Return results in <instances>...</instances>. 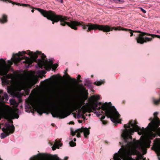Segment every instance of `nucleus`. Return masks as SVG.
<instances>
[{"label": "nucleus", "mask_w": 160, "mask_h": 160, "mask_svg": "<svg viewBox=\"0 0 160 160\" xmlns=\"http://www.w3.org/2000/svg\"><path fill=\"white\" fill-rule=\"evenodd\" d=\"M69 27L75 30L78 29L77 26H80L83 30L87 32H91L92 30H98L105 32H108L114 30H124L129 32L130 37L133 35V32L140 33L138 35L135 39L137 43L142 44L144 43L150 42L152 40V38L144 37L145 35L151 36L153 38L157 37L160 38V36L155 34H151L148 33L143 32L139 30H132L131 29L122 28L120 26L111 27L108 25H100L91 23H86L82 21L69 20Z\"/></svg>", "instance_id": "nucleus-1"}, {"label": "nucleus", "mask_w": 160, "mask_h": 160, "mask_svg": "<svg viewBox=\"0 0 160 160\" xmlns=\"http://www.w3.org/2000/svg\"><path fill=\"white\" fill-rule=\"evenodd\" d=\"M28 53L27 54L28 57L25 55L26 54L25 51H23L22 52H19L18 53L16 54L13 55L12 58V61L9 60L7 61L8 64H7L5 61L3 59H0V62L1 64L0 65V75L2 76L6 75L9 71L11 66L13 64V62L17 63L20 62L22 60L24 61L23 63H25V67L28 68L31 65L32 61H36L37 55L36 54H33L32 52L28 51Z\"/></svg>", "instance_id": "nucleus-2"}, {"label": "nucleus", "mask_w": 160, "mask_h": 160, "mask_svg": "<svg viewBox=\"0 0 160 160\" xmlns=\"http://www.w3.org/2000/svg\"><path fill=\"white\" fill-rule=\"evenodd\" d=\"M92 98L93 100L96 101L93 104L97 109L99 110L101 109L105 111L106 115L108 118H110L111 121L114 123H121V119H118L120 116V114L115 107L112 106L111 102L108 103L106 102L102 105L101 102H98L97 101L99 99V96L93 95L92 96Z\"/></svg>", "instance_id": "nucleus-3"}, {"label": "nucleus", "mask_w": 160, "mask_h": 160, "mask_svg": "<svg viewBox=\"0 0 160 160\" xmlns=\"http://www.w3.org/2000/svg\"><path fill=\"white\" fill-rule=\"evenodd\" d=\"M37 52L33 53V54H36L37 55L36 61H32L33 62H35L37 63L38 67L41 69H45L46 70L50 71L51 68H52L53 70H55L58 66V64L57 63L52 65H50L46 58V56L43 53H41V52L36 51Z\"/></svg>", "instance_id": "nucleus-4"}, {"label": "nucleus", "mask_w": 160, "mask_h": 160, "mask_svg": "<svg viewBox=\"0 0 160 160\" xmlns=\"http://www.w3.org/2000/svg\"><path fill=\"white\" fill-rule=\"evenodd\" d=\"M158 114V113L157 112H156L154 113L153 115L154 116V119L152 120V121L148 124L147 127L146 128H149V129H151L153 126L155 127V128L153 129V131L156 132L157 134L152 132V131H150L148 134V136L151 139H152L153 138H154L156 136L157 134L160 136V128H158L160 124V120L157 116Z\"/></svg>", "instance_id": "nucleus-5"}, {"label": "nucleus", "mask_w": 160, "mask_h": 160, "mask_svg": "<svg viewBox=\"0 0 160 160\" xmlns=\"http://www.w3.org/2000/svg\"><path fill=\"white\" fill-rule=\"evenodd\" d=\"M70 113L69 109L67 108H55L52 110L51 114L54 118H64L69 115Z\"/></svg>", "instance_id": "nucleus-6"}, {"label": "nucleus", "mask_w": 160, "mask_h": 160, "mask_svg": "<svg viewBox=\"0 0 160 160\" xmlns=\"http://www.w3.org/2000/svg\"><path fill=\"white\" fill-rule=\"evenodd\" d=\"M30 160H60L56 155L40 153L31 157Z\"/></svg>", "instance_id": "nucleus-7"}, {"label": "nucleus", "mask_w": 160, "mask_h": 160, "mask_svg": "<svg viewBox=\"0 0 160 160\" xmlns=\"http://www.w3.org/2000/svg\"><path fill=\"white\" fill-rule=\"evenodd\" d=\"M129 124L124 125V128L125 129L121 135L122 137L123 140H127L128 139H130V140H132V138L131 134H133L135 131H137L134 128H131Z\"/></svg>", "instance_id": "nucleus-8"}, {"label": "nucleus", "mask_w": 160, "mask_h": 160, "mask_svg": "<svg viewBox=\"0 0 160 160\" xmlns=\"http://www.w3.org/2000/svg\"><path fill=\"white\" fill-rule=\"evenodd\" d=\"M5 128H3L2 129V130L3 132L1 135V137L2 139L13 133L14 131L15 128L13 125L11 126L9 124H6L5 125Z\"/></svg>", "instance_id": "nucleus-9"}, {"label": "nucleus", "mask_w": 160, "mask_h": 160, "mask_svg": "<svg viewBox=\"0 0 160 160\" xmlns=\"http://www.w3.org/2000/svg\"><path fill=\"white\" fill-rule=\"evenodd\" d=\"M38 82V78L35 77L32 78L30 81H28L26 79H24L21 82L22 85L27 88H31L32 87Z\"/></svg>", "instance_id": "nucleus-10"}, {"label": "nucleus", "mask_w": 160, "mask_h": 160, "mask_svg": "<svg viewBox=\"0 0 160 160\" xmlns=\"http://www.w3.org/2000/svg\"><path fill=\"white\" fill-rule=\"evenodd\" d=\"M129 139H128L127 140H124V144L125 143V144H123V145H124L126 148L131 147L136 148L139 147L140 144V142L139 141H137L136 139L134 138L132 141H129Z\"/></svg>", "instance_id": "nucleus-11"}, {"label": "nucleus", "mask_w": 160, "mask_h": 160, "mask_svg": "<svg viewBox=\"0 0 160 160\" xmlns=\"http://www.w3.org/2000/svg\"><path fill=\"white\" fill-rule=\"evenodd\" d=\"M83 130L82 129L79 128L75 130V132L73 131L72 129H71V135L72 136H74L75 135L76 133H78L77 135V137L78 138H80L81 137V134L80 133H82L83 132Z\"/></svg>", "instance_id": "nucleus-12"}, {"label": "nucleus", "mask_w": 160, "mask_h": 160, "mask_svg": "<svg viewBox=\"0 0 160 160\" xmlns=\"http://www.w3.org/2000/svg\"><path fill=\"white\" fill-rule=\"evenodd\" d=\"M134 122V123L131 120L129 121L128 124L131 125L132 128H134L136 131L140 130V128L137 125L138 124L137 122L136 121H135Z\"/></svg>", "instance_id": "nucleus-13"}, {"label": "nucleus", "mask_w": 160, "mask_h": 160, "mask_svg": "<svg viewBox=\"0 0 160 160\" xmlns=\"http://www.w3.org/2000/svg\"><path fill=\"white\" fill-rule=\"evenodd\" d=\"M8 22L7 16L5 14L2 15L1 18H0V23L4 24Z\"/></svg>", "instance_id": "nucleus-14"}, {"label": "nucleus", "mask_w": 160, "mask_h": 160, "mask_svg": "<svg viewBox=\"0 0 160 160\" xmlns=\"http://www.w3.org/2000/svg\"><path fill=\"white\" fill-rule=\"evenodd\" d=\"M81 129H82L83 130V132H84V137L85 138H87L88 137V136L90 134V132L89 129L86 128H84L83 127H82Z\"/></svg>", "instance_id": "nucleus-15"}, {"label": "nucleus", "mask_w": 160, "mask_h": 160, "mask_svg": "<svg viewBox=\"0 0 160 160\" xmlns=\"http://www.w3.org/2000/svg\"><path fill=\"white\" fill-rule=\"evenodd\" d=\"M36 111L41 116L42 115L43 113H45L43 109L41 107H37L36 109Z\"/></svg>", "instance_id": "nucleus-16"}, {"label": "nucleus", "mask_w": 160, "mask_h": 160, "mask_svg": "<svg viewBox=\"0 0 160 160\" xmlns=\"http://www.w3.org/2000/svg\"><path fill=\"white\" fill-rule=\"evenodd\" d=\"M62 144L60 143V142H58L57 140L55 141V144L52 147V148L53 150H55L57 148V147H58L59 145V146H62Z\"/></svg>", "instance_id": "nucleus-17"}, {"label": "nucleus", "mask_w": 160, "mask_h": 160, "mask_svg": "<svg viewBox=\"0 0 160 160\" xmlns=\"http://www.w3.org/2000/svg\"><path fill=\"white\" fill-rule=\"evenodd\" d=\"M16 4L18 5H20V6H22L23 7H28L30 8H32V7H31V6L30 5L28 4H20V3H16Z\"/></svg>", "instance_id": "nucleus-18"}, {"label": "nucleus", "mask_w": 160, "mask_h": 160, "mask_svg": "<svg viewBox=\"0 0 160 160\" xmlns=\"http://www.w3.org/2000/svg\"><path fill=\"white\" fill-rule=\"evenodd\" d=\"M151 141L149 140H147L146 142L144 143V145L147 148H149L150 146Z\"/></svg>", "instance_id": "nucleus-19"}, {"label": "nucleus", "mask_w": 160, "mask_h": 160, "mask_svg": "<svg viewBox=\"0 0 160 160\" xmlns=\"http://www.w3.org/2000/svg\"><path fill=\"white\" fill-rule=\"evenodd\" d=\"M1 98V99L2 100H3L4 99H5L7 101L8 99V97L7 93H4L3 95Z\"/></svg>", "instance_id": "nucleus-20"}, {"label": "nucleus", "mask_w": 160, "mask_h": 160, "mask_svg": "<svg viewBox=\"0 0 160 160\" xmlns=\"http://www.w3.org/2000/svg\"><path fill=\"white\" fill-rule=\"evenodd\" d=\"M82 109L84 110V111H83V113L82 115V118L84 119H85V117L84 115V114L87 112V110L86 109L85 106H83L82 108Z\"/></svg>", "instance_id": "nucleus-21"}, {"label": "nucleus", "mask_w": 160, "mask_h": 160, "mask_svg": "<svg viewBox=\"0 0 160 160\" xmlns=\"http://www.w3.org/2000/svg\"><path fill=\"white\" fill-rule=\"evenodd\" d=\"M104 82L103 81H97L94 82V84L97 86H100L102 84L104 83Z\"/></svg>", "instance_id": "nucleus-22"}, {"label": "nucleus", "mask_w": 160, "mask_h": 160, "mask_svg": "<svg viewBox=\"0 0 160 160\" xmlns=\"http://www.w3.org/2000/svg\"><path fill=\"white\" fill-rule=\"evenodd\" d=\"M137 131H138V133L140 135H141L145 132V129L143 127H142V129L140 128V130H137Z\"/></svg>", "instance_id": "nucleus-23"}, {"label": "nucleus", "mask_w": 160, "mask_h": 160, "mask_svg": "<svg viewBox=\"0 0 160 160\" xmlns=\"http://www.w3.org/2000/svg\"><path fill=\"white\" fill-rule=\"evenodd\" d=\"M113 159L114 160H121L119 158V156L117 153L115 154L113 157Z\"/></svg>", "instance_id": "nucleus-24"}, {"label": "nucleus", "mask_w": 160, "mask_h": 160, "mask_svg": "<svg viewBox=\"0 0 160 160\" xmlns=\"http://www.w3.org/2000/svg\"><path fill=\"white\" fill-rule=\"evenodd\" d=\"M67 69L65 71V74H66V75L67 76L68 78L69 79H71V78L70 76L67 73ZM72 80L74 82H76V80L74 78H72Z\"/></svg>", "instance_id": "nucleus-25"}, {"label": "nucleus", "mask_w": 160, "mask_h": 160, "mask_svg": "<svg viewBox=\"0 0 160 160\" xmlns=\"http://www.w3.org/2000/svg\"><path fill=\"white\" fill-rule=\"evenodd\" d=\"M10 101L11 104L12 105H16V106H18V103H17L16 101L12 99L10 100Z\"/></svg>", "instance_id": "nucleus-26"}, {"label": "nucleus", "mask_w": 160, "mask_h": 160, "mask_svg": "<svg viewBox=\"0 0 160 160\" xmlns=\"http://www.w3.org/2000/svg\"><path fill=\"white\" fill-rule=\"evenodd\" d=\"M155 150L159 154H160V146H156L155 147Z\"/></svg>", "instance_id": "nucleus-27"}, {"label": "nucleus", "mask_w": 160, "mask_h": 160, "mask_svg": "<svg viewBox=\"0 0 160 160\" xmlns=\"http://www.w3.org/2000/svg\"><path fill=\"white\" fill-rule=\"evenodd\" d=\"M69 144L70 146L71 147H74L76 146V143L75 142H74L73 141H71L69 142Z\"/></svg>", "instance_id": "nucleus-28"}, {"label": "nucleus", "mask_w": 160, "mask_h": 160, "mask_svg": "<svg viewBox=\"0 0 160 160\" xmlns=\"http://www.w3.org/2000/svg\"><path fill=\"white\" fill-rule=\"evenodd\" d=\"M7 91L8 93L11 94L12 92V90L10 88H8L7 89Z\"/></svg>", "instance_id": "nucleus-29"}, {"label": "nucleus", "mask_w": 160, "mask_h": 160, "mask_svg": "<svg viewBox=\"0 0 160 160\" xmlns=\"http://www.w3.org/2000/svg\"><path fill=\"white\" fill-rule=\"evenodd\" d=\"M71 108H73L77 109V108L78 106H77V105L76 104H72L71 106Z\"/></svg>", "instance_id": "nucleus-30"}, {"label": "nucleus", "mask_w": 160, "mask_h": 160, "mask_svg": "<svg viewBox=\"0 0 160 160\" xmlns=\"http://www.w3.org/2000/svg\"><path fill=\"white\" fill-rule=\"evenodd\" d=\"M51 65H52L53 64V60L52 59H49V62H48Z\"/></svg>", "instance_id": "nucleus-31"}, {"label": "nucleus", "mask_w": 160, "mask_h": 160, "mask_svg": "<svg viewBox=\"0 0 160 160\" xmlns=\"http://www.w3.org/2000/svg\"><path fill=\"white\" fill-rule=\"evenodd\" d=\"M139 8L144 13H145L146 12V11L145 9H143L142 8L140 7Z\"/></svg>", "instance_id": "nucleus-32"}, {"label": "nucleus", "mask_w": 160, "mask_h": 160, "mask_svg": "<svg viewBox=\"0 0 160 160\" xmlns=\"http://www.w3.org/2000/svg\"><path fill=\"white\" fill-rule=\"evenodd\" d=\"M103 124L106 125L107 123V122L104 120L101 121Z\"/></svg>", "instance_id": "nucleus-33"}, {"label": "nucleus", "mask_w": 160, "mask_h": 160, "mask_svg": "<svg viewBox=\"0 0 160 160\" xmlns=\"http://www.w3.org/2000/svg\"><path fill=\"white\" fill-rule=\"evenodd\" d=\"M105 118V116L104 115H103L101 118V121L103 120V119Z\"/></svg>", "instance_id": "nucleus-34"}, {"label": "nucleus", "mask_w": 160, "mask_h": 160, "mask_svg": "<svg viewBox=\"0 0 160 160\" xmlns=\"http://www.w3.org/2000/svg\"><path fill=\"white\" fill-rule=\"evenodd\" d=\"M123 160H133V159L132 158H130L124 159Z\"/></svg>", "instance_id": "nucleus-35"}, {"label": "nucleus", "mask_w": 160, "mask_h": 160, "mask_svg": "<svg viewBox=\"0 0 160 160\" xmlns=\"http://www.w3.org/2000/svg\"><path fill=\"white\" fill-rule=\"evenodd\" d=\"M14 115H15V117L16 118H18L19 116L17 114L14 113Z\"/></svg>", "instance_id": "nucleus-36"}, {"label": "nucleus", "mask_w": 160, "mask_h": 160, "mask_svg": "<svg viewBox=\"0 0 160 160\" xmlns=\"http://www.w3.org/2000/svg\"><path fill=\"white\" fill-rule=\"evenodd\" d=\"M66 90L65 89H62L61 90V92L62 93H64V92H66Z\"/></svg>", "instance_id": "nucleus-37"}, {"label": "nucleus", "mask_w": 160, "mask_h": 160, "mask_svg": "<svg viewBox=\"0 0 160 160\" xmlns=\"http://www.w3.org/2000/svg\"><path fill=\"white\" fill-rule=\"evenodd\" d=\"M81 78V75H78V77H77V79H79Z\"/></svg>", "instance_id": "nucleus-38"}, {"label": "nucleus", "mask_w": 160, "mask_h": 160, "mask_svg": "<svg viewBox=\"0 0 160 160\" xmlns=\"http://www.w3.org/2000/svg\"><path fill=\"white\" fill-rule=\"evenodd\" d=\"M82 88V89L83 91H86V88H85L84 87H83Z\"/></svg>", "instance_id": "nucleus-39"}, {"label": "nucleus", "mask_w": 160, "mask_h": 160, "mask_svg": "<svg viewBox=\"0 0 160 160\" xmlns=\"http://www.w3.org/2000/svg\"><path fill=\"white\" fill-rule=\"evenodd\" d=\"M52 77L54 79H56L57 78L56 76L55 75H53L52 76Z\"/></svg>", "instance_id": "nucleus-40"}, {"label": "nucleus", "mask_w": 160, "mask_h": 160, "mask_svg": "<svg viewBox=\"0 0 160 160\" xmlns=\"http://www.w3.org/2000/svg\"><path fill=\"white\" fill-rule=\"evenodd\" d=\"M74 122H73V121L71 122H70V124H74Z\"/></svg>", "instance_id": "nucleus-41"}, {"label": "nucleus", "mask_w": 160, "mask_h": 160, "mask_svg": "<svg viewBox=\"0 0 160 160\" xmlns=\"http://www.w3.org/2000/svg\"><path fill=\"white\" fill-rule=\"evenodd\" d=\"M8 106L7 105H5L4 107V108H8Z\"/></svg>", "instance_id": "nucleus-42"}, {"label": "nucleus", "mask_w": 160, "mask_h": 160, "mask_svg": "<svg viewBox=\"0 0 160 160\" xmlns=\"http://www.w3.org/2000/svg\"><path fill=\"white\" fill-rule=\"evenodd\" d=\"M68 157H66L64 158V159H65V160H67L68 159Z\"/></svg>", "instance_id": "nucleus-43"}, {"label": "nucleus", "mask_w": 160, "mask_h": 160, "mask_svg": "<svg viewBox=\"0 0 160 160\" xmlns=\"http://www.w3.org/2000/svg\"><path fill=\"white\" fill-rule=\"evenodd\" d=\"M78 122L79 123H81L82 122V120H78Z\"/></svg>", "instance_id": "nucleus-44"}, {"label": "nucleus", "mask_w": 160, "mask_h": 160, "mask_svg": "<svg viewBox=\"0 0 160 160\" xmlns=\"http://www.w3.org/2000/svg\"><path fill=\"white\" fill-rule=\"evenodd\" d=\"M125 100H123L122 102V103L123 104H125Z\"/></svg>", "instance_id": "nucleus-45"}, {"label": "nucleus", "mask_w": 160, "mask_h": 160, "mask_svg": "<svg viewBox=\"0 0 160 160\" xmlns=\"http://www.w3.org/2000/svg\"><path fill=\"white\" fill-rule=\"evenodd\" d=\"M3 91L2 90H0V94L2 93Z\"/></svg>", "instance_id": "nucleus-46"}, {"label": "nucleus", "mask_w": 160, "mask_h": 160, "mask_svg": "<svg viewBox=\"0 0 160 160\" xmlns=\"http://www.w3.org/2000/svg\"><path fill=\"white\" fill-rule=\"evenodd\" d=\"M73 141L74 142H75L76 141V138H74L73 139Z\"/></svg>", "instance_id": "nucleus-47"}, {"label": "nucleus", "mask_w": 160, "mask_h": 160, "mask_svg": "<svg viewBox=\"0 0 160 160\" xmlns=\"http://www.w3.org/2000/svg\"><path fill=\"white\" fill-rule=\"evenodd\" d=\"M60 2L61 3H62L63 2V1L62 0H60Z\"/></svg>", "instance_id": "nucleus-48"}, {"label": "nucleus", "mask_w": 160, "mask_h": 160, "mask_svg": "<svg viewBox=\"0 0 160 160\" xmlns=\"http://www.w3.org/2000/svg\"><path fill=\"white\" fill-rule=\"evenodd\" d=\"M31 12L33 13L34 12V10L33 9H32V10H31Z\"/></svg>", "instance_id": "nucleus-49"}, {"label": "nucleus", "mask_w": 160, "mask_h": 160, "mask_svg": "<svg viewBox=\"0 0 160 160\" xmlns=\"http://www.w3.org/2000/svg\"><path fill=\"white\" fill-rule=\"evenodd\" d=\"M79 82H82V81L81 80H79Z\"/></svg>", "instance_id": "nucleus-50"}, {"label": "nucleus", "mask_w": 160, "mask_h": 160, "mask_svg": "<svg viewBox=\"0 0 160 160\" xmlns=\"http://www.w3.org/2000/svg\"><path fill=\"white\" fill-rule=\"evenodd\" d=\"M22 102V100H21V99H20L19 100V102Z\"/></svg>", "instance_id": "nucleus-51"}, {"label": "nucleus", "mask_w": 160, "mask_h": 160, "mask_svg": "<svg viewBox=\"0 0 160 160\" xmlns=\"http://www.w3.org/2000/svg\"><path fill=\"white\" fill-rule=\"evenodd\" d=\"M149 120H152V118H150L149 119Z\"/></svg>", "instance_id": "nucleus-52"}, {"label": "nucleus", "mask_w": 160, "mask_h": 160, "mask_svg": "<svg viewBox=\"0 0 160 160\" xmlns=\"http://www.w3.org/2000/svg\"><path fill=\"white\" fill-rule=\"evenodd\" d=\"M54 124H53V123H52V125L53 126H54Z\"/></svg>", "instance_id": "nucleus-53"}, {"label": "nucleus", "mask_w": 160, "mask_h": 160, "mask_svg": "<svg viewBox=\"0 0 160 160\" xmlns=\"http://www.w3.org/2000/svg\"><path fill=\"white\" fill-rule=\"evenodd\" d=\"M10 2L12 3V1H10Z\"/></svg>", "instance_id": "nucleus-54"}, {"label": "nucleus", "mask_w": 160, "mask_h": 160, "mask_svg": "<svg viewBox=\"0 0 160 160\" xmlns=\"http://www.w3.org/2000/svg\"><path fill=\"white\" fill-rule=\"evenodd\" d=\"M101 113H103V111H102V112H101Z\"/></svg>", "instance_id": "nucleus-55"}, {"label": "nucleus", "mask_w": 160, "mask_h": 160, "mask_svg": "<svg viewBox=\"0 0 160 160\" xmlns=\"http://www.w3.org/2000/svg\"><path fill=\"white\" fill-rule=\"evenodd\" d=\"M81 106H82V105H81V104H80V107Z\"/></svg>", "instance_id": "nucleus-56"}, {"label": "nucleus", "mask_w": 160, "mask_h": 160, "mask_svg": "<svg viewBox=\"0 0 160 160\" xmlns=\"http://www.w3.org/2000/svg\"><path fill=\"white\" fill-rule=\"evenodd\" d=\"M91 77H93V76L92 75L91 76Z\"/></svg>", "instance_id": "nucleus-57"}, {"label": "nucleus", "mask_w": 160, "mask_h": 160, "mask_svg": "<svg viewBox=\"0 0 160 160\" xmlns=\"http://www.w3.org/2000/svg\"><path fill=\"white\" fill-rule=\"evenodd\" d=\"M32 105H34V104L33 103H32Z\"/></svg>", "instance_id": "nucleus-58"}, {"label": "nucleus", "mask_w": 160, "mask_h": 160, "mask_svg": "<svg viewBox=\"0 0 160 160\" xmlns=\"http://www.w3.org/2000/svg\"><path fill=\"white\" fill-rule=\"evenodd\" d=\"M157 32H159V31H157Z\"/></svg>", "instance_id": "nucleus-59"}]
</instances>
